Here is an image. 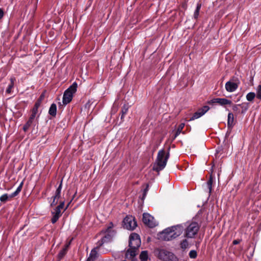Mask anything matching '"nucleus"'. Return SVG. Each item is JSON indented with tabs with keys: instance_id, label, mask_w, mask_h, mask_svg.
Instances as JSON below:
<instances>
[{
	"instance_id": "obj_1",
	"label": "nucleus",
	"mask_w": 261,
	"mask_h": 261,
	"mask_svg": "<svg viewBox=\"0 0 261 261\" xmlns=\"http://www.w3.org/2000/svg\"><path fill=\"white\" fill-rule=\"evenodd\" d=\"M184 227L178 224L167 228L161 233V238L164 241H169L179 237L183 232Z\"/></svg>"
},
{
	"instance_id": "obj_2",
	"label": "nucleus",
	"mask_w": 261,
	"mask_h": 261,
	"mask_svg": "<svg viewBox=\"0 0 261 261\" xmlns=\"http://www.w3.org/2000/svg\"><path fill=\"white\" fill-rule=\"evenodd\" d=\"M141 240L139 236L133 233L129 236V248L125 253V257L128 259H133L137 254V251L140 246Z\"/></svg>"
},
{
	"instance_id": "obj_3",
	"label": "nucleus",
	"mask_w": 261,
	"mask_h": 261,
	"mask_svg": "<svg viewBox=\"0 0 261 261\" xmlns=\"http://www.w3.org/2000/svg\"><path fill=\"white\" fill-rule=\"evenodd\" d=\"M170 148H168L169 150ZM169 151L167 153L165 150L161 149L159 151L157 155L156 162L154 165L153 169L156 171H160L163 170L166 166L167 162L169 158Z\"/></svg>"
},
{
	"instance_id": "obj_4",
	"label": "nucleus",
	"mask_w": 261,
	"mask_h": 261,
	"mask_svg": "<svg viewBox=\"0 0 261 261\" xmlns=\"http://www.w3.org/2000/svg\"><path fill=\"white\" fill-rule=\"evenodd\" d=\"M200 226L196 222H187L184 236L188 238H194L199 231Z\"/></svg>"
},
{
	"instance_id": "obj_5",
	"label": "nucleus",
	"mask_w": 261,
	"mask_h": 261,
	"mask_svg": "<svg viewBox=\"0 0 261 261\" xmlns=\"http://www.w3.org/2000/svg\"><path fill=\"white\" fill-rule=\"evenodd\" d=\"M77 84L74 82L67 89H66L63 94V103L64 105L69 103L72 100L73 94L76 91Z\"/></svg>"
},
{
	"instance_id": "obj_6",
	"label": "nucleus",
	"mask_w": 261,
	"mask_h": 261,
	"mask_svg": "<svg viewBox=\"0 0 261 261\" xmlns=\"http://www.w3.org/2000/svg\"><path fill=\"white\" fill-rule=\"evenodd\" d=\"M123 227L127 230H133L137 226L135 219L132 216H127L123 221Z\"/></svg>"
},
{
	"instance_id": "obj_7",
	"label": "nucleus",
	"mask_w": 261,
	"mask_h": 261,
	"mask_svg": "<svg viewBox=\"0 0 261 261\" xmlns=\"http://www.w3.org/2000/svg\"><path fill=\"white\" fill-rule=\"evenodd\" d=\"M113 227V224L112 222L110 223V226L108 227L107 229V232H108V233L103 238H102L101 240L99 241L97 243V248H99L100 246H101L105 243L109 242H110L113 236H114V232H112L111 234H110V229H111Z\"/></svg>"
},
{
	"instance_id": "obj_8",
	"label": "nucleus",
	"mask_w": 261,
	"mask_h": 261,
	"mask_svg": "<svg viewBox=\"0 0 261 261\" xmlns=\"http://www.w3.org/2000/svg\"><path fill=\"white\" fill-rule=\"evenodd\" d=\"M143 222L145 225L151 228L155 227L156 225L154 218L148 213L143 214Z\"/></svg>"
},
{
	"instance_id": "obj_9",
	"label": "nucleus",
	"mask_w": 261,
	"mask_h": 261,
	"mask_svg": "<svg viewBox=\"0 0 261 261\" xmlns=\"http://www.w3.org/2000/svg\"><path fill=\"white\" fill-rule=\"evenodd\" d=\"M238 84L234 82L228 81L225 84V89L228 92H229L234 91L238 88Z\"/></svg>"
},
{
	"instance_id": "obj_10",
	"label": "nucleus",
	"mask_w": 261,
	"mask_h": 261,
	"mask_svg": "<svg viewBox=\"0 0 261 261\" xmlns=\"http://www.w3.org/2000/svg\"><path fill=\"white\" fill-rule=\"evenodd\" d=\"M168 251L165 249H161L159 250L158 253V257L160 259L164 261H167L168 259Z\"/></svg>"
},
{
	"instance_id": "obj_11",
	"label": "nucleus",
	"mask_w": 261,
	"mask_h": 261,
	"mask_svg": "<svg viewBox=\"0 0 261 261\" xmlns=\"http://www.w3.org/2000/svg\"><path fill=\"white\" fill-rule=\"evenodd\" d=\"M98 248H97V247L94 249H93L89 255V257L88 258L87 260L86 261H94L95 258H96V255H97V251L96 249Z\"/></svg>"
},
{
	"instance_id": "obj_12",
	"label": "nucleus",
	"mask_w": 261,
	"mask_h": 261,
	"mask_svg": "<svg viewBox=\"0 0 261 261\" xmlns=\"http://www.w3.org/2000/svg\"><path fill=\"white\" fill-rule=\"evenodd\" d=\"M48 113L50 115L55 117L57 114V106L55 103H53L51 105Z\"/></svg>"
},
{
	"instance_id": "obj_13",
	"label": "nucleus",
	"mask_w": 261,
	"mask_h": 261,
	"mask_svg": "<svg viewBox=\"0 0 261 261\" xmlns=\"http://www.w3.org/2000/svg\"><path fill=\"white\" fill-rule=\"evenodd\" d=\"M213 182V177H212V175H211L210 179L206 182V185H205V186L208 190V192L209 195H210V194L212 192Z\"/></svg>"
},
{
	"instance_id": "obj_14",
	"label": "nucleus",
	"mask_w": 261,
	"mask_h": 261,
	"mask_svg": "<svg viewBox=\"0 0 261 261\" xmlns=\"http://www.w3.org/2000/svg\"><path fill=\"white\" fill-rule=\"evenodd\" d=\"M233 115L231 113H229L227 118V125L228 127H231L233 125Z\"/></svg>"
},
{
	"instance_id": "obj_15",
	"label": "nucleus",
	"mask_w": 261,
	"mask_h": 261,
	"mask_svg": "<svg viewBox=\"0 0 261 261\" xmlns=\"http://www.w3.org/2000/svg\"><path fill=\"white\" fill-rule=\"evenodd\" d=\"M15 81V79L14 77H11L10 79V83L6 89L7 93L10 94L12 92V89L13 88Z\"/></svg>"
},
{
	"instance_id": "obj_16",
	"label": "nucleus",
	"mask_w": 261,
	"mask_h": 261,
	"mask_svg": "<svg viewBox=\"0 0 261 261\" xmlns=\"http://www.w3.org/2000/svg\"><path fill=\"white\" fill-rule=\"evenodd\" d=\"M218 103L221 106H224L226 105H231V101L229 100H228L226 98H218V99L217 100Z\"/></svg>"
},
{
	"instance_id": "obj_17",
	"label": "nucleus",
	"mask_w": 261,
	"mask_h": 261,
	"mask_svg": "<svg viewBox=\"0 0 261 261\" xmlns=\"http://www.w3.org/2000/svg\"><path fill=\"white\" fill-rule=\"evenodd\" d=\"M62 188V180L61 181L59 187L57 189L56 192H55V194L54 196V197H55V199H59V198L60 197Z\"/></svg>"
},
{
	"instance_id": "obj_18",
	"label": "nucleus",
	"mask_w": 261,
	"mask_h": 261,
	"mask_svg": "<svg viewBox=\"0 0 261 261\" xmlns=\"http://www.w3.org/2000/svg\"><path fill=\"white\" fill-rule=\"evenodd\" d=\"M23 184V181H22L20 184L19 186L17 187L16 190L10 195V197H14L16 196L20 193V192L21 191V190L22 189Z\"/></svg>"
},
{
	"instance_id": "obj_19",
	"label": "nucleus",
	"mask_w": 261,
	"mask_h": 261,
	"mask_svg": "<svg viewBox=\"0 0 261 261\" xmlns=\"http://www.w3.org/2000/svg\"><path fill=\"white\" fill-rule=\"evenodd\" d=\"M185 126V123H182L180 124L176 130V132L174 136L173 139H175L181 132Z\"/></svg>"
},
{
	"instance_id": "obj_20",
	"label": "nucleus",
	"mask_w": 261,
	"mask_h": 261,
	"mask_svg": "<svg viewBox=\"0 0 261 261\" xmlns=\"http://www.w3.org/2000/svg\"><path fill=\"white\" fill-rule=\"evenodd\" d=\"M168 259H167V261H178V258L177 257V256L173 254V253L168 251Z\"/></svg>"
},
{
	"instance_id": "obj_21",
	"label": "nucleus",
	"mask_w": 261,
	"mask_h": 261,
	"mask_svg": "<svg viewBox=\"0 0 261 261\" xmlns=\"http://www.w3.org/2000/svg\"><path fill=\"white\" fill-rule=\"evenodd\" d=\"M140 259L142 260L147 261L148 259V252L147 251H143L140 254Z\"/></svg>"
},
{
	"instance_id": "obj_22",
	"label": "nucleus",
	"mask_w": 261,
	"mask_h": 261,
	"mask_svg": "<svg viewBox=\"0 0 261 261\" xmlns=\"http://www.w3.org/2000/svg\"><path fill=\"white\" fill-rule=\"evenodd\" d=\"M180 247L182 249L187 248L189 246V242L187 239H184L180 241Z\"/></svg>"
},
{
	"instance_id": "obj_23",
	"label": "nucleus",
	"mask_w": 261,
	"mask_h": 261,
	"mask_svg": "<svg viewBox=\"0 0 261 261\" xmlns=\"http://www.w3.org/2000/svg\"><path fill=\"white\" fill-rule=\"evenodd\" d=\"M69 244L66 245L59 252L58 256L60 258H62L66 253Z\"/></svg>"
},
{
	"instance_id": "obj_24",
	"label": "nucleus",
	"mask_w": 261,
	"mask_h": 261,
	"mask_svg": "<svg viewBox=\"0 0 261 261\" xmlns=\"http://www.w3.org/2000/svg\"><path fill=\"white\" fill-rule=\"evenodd\" d=\"M44 93H42L40 96L39 98H38V99L37 100V101L36 102L34 106L39 108L40 106L42 100L44 99Z\"/></svg>"
},
{
	"instance_id": "obj_25",
	"label": "nucleus",
	"mask_w": 261,
	"mask_h": 261,
	"mask_svg": "<svg viewBox=\"0 0 261 261\" xmlns=\"http://www.w3.org/2000/svg\"><path fill=\"white\" fill-rule=\"evenodd\" d=\"M38 108H39L36 107L35 106L34 107V108L32 110V114L30 116V119H31L32 120H33L35 119L38 113Z\"/></svg>"
},
{
	"instance_id": "obj_26",
	"label": "nucleus",
	"mask_w": 261,
	"mask_h": 261,
	"mask_svg": "<svg viewBox=\"0 0 261 261\" xmlns=\"http://www.w3.org/2000/svg\"><path fill=\"white\" fill-rule=\"evenodd\" d=\"M201 7V4L198 3L197 4L196 9L195 10L194 13V17L195 19H197L198 17L199 11L200 10Z\"/></svg>"
},
{
	"instance_id": "obj_27",
	"label": "nucleus",
	"mask_w": 261,
	"mask_h": 261,
	"mask_svg": "<svg viewBox=\"0 0 261 261\" xmlns=\"http://www.w3.org/2000/svg\"><path fill=\"white\" fill-rule=\"evenodd\" d=\"M255 93L254 92H249L246 95V99L249 101H252L255 97Z\"/></svg>"
},
{
	"instance_id": "obj_28",
	"label": "nucleus",
	"mask_w": 261,
	"mask_h": 261,
	"mask_svg": "<svg viewBox=\"0 0 261 261\" xmlns=\"http://www.w3.org/2000/svg\"><path fill=\"white\" fill-rule=\"evenodd\" d=\"M255 96L257 99L261 100V85L256 87Z\"/></svg>"
},
{
	"instance_id": "obj_29",
	"label": "nucleus",
	"mask_w": 261,
	"mask_h": 261,
	"mask_svg": "<svg viewBox=\"0 0 261 261\" xmlns=\"http://www.w3.org/2000/svg\"><path fill=\"white\" fill-rule=\"evenodd\" d=\"M202 116H203V115L199 110H198V111L193 114V116L191 118L190 120H193L194 119H198Z\"/></svg>"
},
{
	"instance_id": "obj_30",
	"label": "nucleus",
	"mask_w": 261,
	"mask_h": 261,
	"mask_svg": "<svg viewBox=\"0 0 261 261\" xmlns=\"http://www.w3.org/2000/svg\"><path fill=\"white\" fill-rule=\"evenodd\" d=\"M11 198L12 197H10V195H8L7 194H5L0 197V201L2 202H5L7 200H8V199L9 198Z\"/></svg>"
},
{
	"instance_id": "obj_31",
	"label": "nucleus",
	"mask_w": 261,
	"mask_h": 261,
	"mask_svg": "<svg viewBox=\"0 0 261 261\" xmlns=\"http://www.w3.org/2000/svg\"><path fill=\"white\" fill-rule=\"evenodd\" d=\"M128 111V108L123 106L121 110V119L123 120L125 114L127 113Z\"/></svg>"
},
{
	"instance_id": "obj_32",
	"label": "nucleus",
	"mask_w": 261,
	"mask_h": 261,
	"mask_svg": "<svg viewBox=\"0 0 261 261\" xmlns=\"http://www.w3.org/2000/svg\"><path fill=\"white\" fill-rule=\"evenodd\" d=\"M210 109L208 106H204L201 109H199L198 110L201 113V114L203 115L206 112H207Z\"/></svg>"
},
{
	"instance_id": "obj_33",
	"label": "nucleus",
	"mask_w": 261,
	"mask_h": 261,
	"mask_svg": "<svg viewBox=\"0 0 261 261\" xmlns=\"http://www.w3.org/2000/svg\"><path fill=\"white\" fill-rule=\"evenodd\" d=\"M32 120L29 118V120L27 121V122L25 124V125L23 126V129L24 131H26L29 127L31 125L32 122Z\"/></svg>"
},
{
	"instance_id": "obj_34",
	"label": "nucleus",
	"mask_w": 261,
	"mask_h": 261,
	"mask_svg": "<svg viewBox=\"0 0 261 261\" xmlns=\"http://www.w3.org/2000/svg\"><path fill=\"white\" fill-rule=\"evenodd\" d=\"M189 256L191 258H195L197 257V254L195 250H191L189 252Z\"/></svg>"
},
{
	"instance_id": "obj_35",
	"label": "nucleus",
	"mask_w": 261,
	"mask_h": 261,
	"mask_svg": "<svg viewBox=\"0 0 261 261\" xmlns=\"http://www.w3.org/2000/svg\"><path fill=\"white\" fill-rule=\"evenodd\" d=\"M51 214H55L60 217L61 216V210L59 209L58 208L56 207L54 209V211L51 212Z\"/></svg>"
},
{
	"instance_id": "obj_36",
	"label": "nucleus",
	"mask_w": 261,
	"mask_h": 261,
	"mask_svg": "<svg viewBox=\"0 0 261 261\" xmlns=\"http://www.w3.org/2000/svg\"><path fill=\"white\" fill-rule=\"evenodd\" d=\"M52 215H53V218H51V222L53 224H54L58 221V220L59 219V218L60 217H59L57 215H56L55 214H52Z\"/></svg>"
},
{
	"instance_id": "obj_37",
	"label": "nucleus",
	"mask_w": 261,
	"mask_h": 261,
	"mask_svg": "<svg viewBox=\"0 0 261 261\" xmlns=\"http://www.w3.org/2000/svg\"><path fill=\"white\" fill-rule=\"evenodd\" d=\"M241 105H233L232 106V110L234 112H237V111H239V106H240Z\"/></svg>"
},
{
	"instance_id": "obj_38",
	"label": "nucleus",
	"mask_w": 261,
	"mask_h": 261,
	"mask_svg": "<svg viewBox=\"0 0 261 261\" xmlns=\"http://www.w3.org/2000/svg\"><path fill=\"white\" fill-rule=\"evenodd\" d=\"M58 199H55V197L53 196V200L51 203V206H54L58 203Z\"/></svg>"
},
{
	"instance_id": "obj_39",
	"label": "nucleus",
	"mask_w": 261,
	"mask_h": 261,
	"mask_svg": "<svg viewBox=\"0 0 261 261\" xmlns=\"http://www.w3.org/2000/svg\"><path fill=\"white\" fill-rule=\"evenodd\" d=\"M218 99V98H214L210 101H208L207 102V103L208 104H213V103H218V101H217V100Z\"/></svg>"
},
{
	"instance_id": "obj_40",
	"label": "nucleus",
	"mask_w": 261,
	"mask_h": 261,
	"mask_svg": "<svg viewBox=\"0 0 261 261\" xmlns=\"http://www.w3.org/2000/svg\"><path fill=\"white\" fill-rule=\"evenodd\" d=\"M64 206V201H61L60 202V204L56 207L58 208L59 209L61 210L63 208Z\"/></svg>"
},
{
	"instance_id": "obj_41",
	"label": "nucleus",
	"mask_w": 261,
	"mask_h": 261,
	"mask_svg": "<svg viewBox=\"0 0 261 261\" xmlns=\"http://www.w3.org/2000/svg\"><path fill=\"white\" fill-rule=\"evenodd\" d=\"M148 190V186L147 185L146 188L144 190L143 198L145 197Z\"/></svg>"
},
{
	"instance_id": "obj_42",
	"label": "nucleus",
	"mask_w": 261,
	"mask_h": 261,
	"mask_svg": "<svg viewBox=\"0 0 261 261\" xmlns=\"http://www.w3.org/2000/svg\"><path fill=\"white\" fill-rule=\"evenodd\" d=\"M240 243V241L238 240H235L233 241V245H237Z\"/></svg>"
},
{
	"instance_id": "obj_43",
	"label": "nucleus",
	"mask_w": 261,
	"mask_h": 261,
	"mask_svg": "<svg viewBox=\"0 0 261 261\" xmlns=\"http://www.w3.org/2000/svg\"><path fill=\"white\" fill-rule=\"evenodd\" d=\"M4 15V12L1 9H0V19H1Z\"/></svg>"
},
{
	"instance_id": "obj_44",
	"label": "nucleus",
	"mask_w": 261,
	"mask_h": 261,
	"mask_svg": "<svg viewBox=\"0 0 261 261\" xmlns=\"http://www.w3.org/2000/svg\"><path fill=\"white\" fill-rule=\"evenodd\" d=\"M242 108H244L245 110H247L248 109V106L247 105L245 107L242 106Z\"/></svg>"
}]
</instances>
